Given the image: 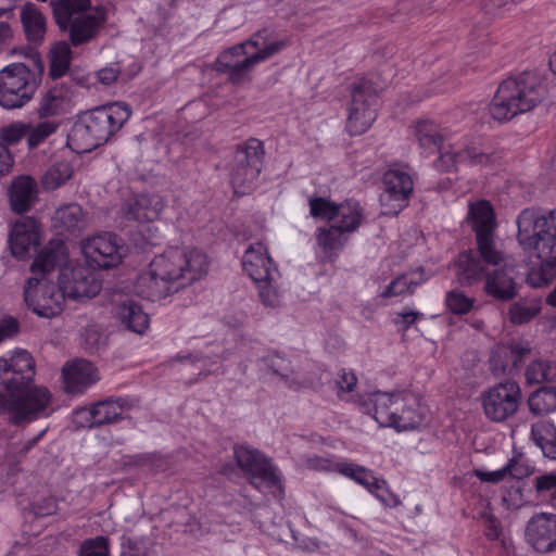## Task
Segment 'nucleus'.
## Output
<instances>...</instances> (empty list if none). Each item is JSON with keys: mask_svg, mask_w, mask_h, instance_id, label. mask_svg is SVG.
<instances>
[{"mask_svg": "<svg viewBox=\"0 0 556 556\" xmlns=\"http://www.w3.org/2000/svg\"><path fill=\"white\" fill-rule=\"evenodd\" d=\"M35 361L25 350L0 358V382L7 394L0 396V412L14 425L48 416L52 395L46 387H31Z\"/></svg>", "mask_w": 556, "mask_h": 556, "instance_id": "1", "label": "nucleus"}, {"mask_svg": "<svg viewBox=\"0 0 556 556\" xmlns=\"http://www.w3.org/2000/svg\"><path fill=\"white\" fill-rule=\"evenodd\" d=\"M208 261L197 249L172 248L156 255L136 281L137 293L151 301L162 300L204 275Z\"/></svg>", "mask_w": 556, "mask_h": 556, "instance_id": "2", "label": "nucleus"}, {"mask_svg": "<svg viewBox=\"0 0 556 556\" xmlns=\"http://www.w3.org/2000/svg\"><path fill=\"white\" fill-rule=\"evenodd\" d=\"M517 226L519 244L542 260L528 275V282L534 288L549 285L556 277V208L547 215L526 208L519 214Z\"/></svg>", "mask_w": 556, "mask_h": 556, "instance_id": "3", "label": "nucleus"}, {"mask_svg": "<svg viewBox=\"0 0 556 556\" xmlns=\"http://www.w3.org/2000/svg\"><path fill=\"white\" fill-rule=\"evenodd\" d=\"M63 256V243L50 242L39 252L30 266L34 276L27 279L24 299L27 306L39 317L52 318L63 311L64 293L60 287L45 278Z\"/></svg>", "mask_w": 556, "mask_h": 556, "instance_id": "4", "label": "nucleus"}, {"mask_svg": "<svg viewBox=\"0 0 556 556\" xmlns=\"http://www.w3.org/2000/svg\"><path fill=\"white\" fill-rule=\"evenodd\" d=\"M130 115V108L123 102L110 103L84 112L71 129L68 144L76 152H90L108 142Z\"/></svg>", "mask_w": 556, "mask_h": 556, "instance_id": "5", "label": "nucleus"}, {"mask_svg": "<svg viewBox=\"0 0 556 556\" xmlns=\"http://www.w3.org/2000/svg\"><path fill=\"white\" fill-rule=\"evenodd\" d=\"M288 46L285 39H273L266 30H258L245 42L223 51L216 60V70L228 74L235 84L242 83L252 70Z\"/></svg>", "mask_w": 556, "mask_h": 556, "instance_id": "6", "label": "nucleus"}, {"mask_svg": "<svg viewBox=\"0 0 556 556\" xmlns=\"http://www.w3.org/2000/svg\"><path fill=\"white\" fill-rule=\"evenodd\" d=\"M544 97V86L538 75L523 72L502 81L489 106L490 115L507 122L518 114L531 111Z\"/></svg>", "mask_w": 556, "mask_h": 556, "instance_id": "7", "label": "nucleus"}, {"mask_svg": "<svg viewBox=\"0 0 556 556\" xmlns=\"http://www.w3.org/2000/svg\"><path fill=\"white\" fill-rule=\"evenodd\" d=\"M455 276L460 286L470 287L484 280V292L498 301H509L517 294L513 278L515 267L486 269L471 250L458 254L454 261Z\"/></svg>", "mask_w": 556, "mask_h": 556, "instance_id": "8", "label": "nucleus"}, {"mask_svg": "<svg viewBox=\"0 0 556 556\" xmlns=\"http://www.w3.org/2000/svg\"><path fill=\"white\" fill-rule=\"evenodd\" d=\"M45 71L39 55H33L28 63H13L0 71V105L16 109L28 102L41 81Z\"/></svg>", "mask_w": 556, "mask_h": 556, "instance_id": "9", "label": "nucleus"}, {"mask_svg": "<svg viewBox=\"0 0 556 556\" xmlns=\"http://www.w3.org/2000/svg\"><path fill=\"white\" fill-rule=\"evenodd\" d=\"M264 155V144L256 138H250L237 146L229 165L235 193L245 194L253 189L262 170Z\"/></svg>", "mask_w": 556, "mask_h": 556, "instance_id": "10", "label": "nucleus"}, {"mask_svg": "<svg viewBox=\"0 0 556 556\" xmlns=\"http://www.w3.org/2000/svg\"><path fill=\"white\" fill-rule=\"evenodd\" d=\"M521 396V389L516 381L496 383L481 393L483 413L493 422L506 421L517 413Z\"/></svg>", "mask_w": 556, "mask_h": 556, "instance_id": "11", "label": "nucleus"}, {"mask_svg": "<svg viewBox=\"0 0 556 556\" xmlns=\"http://www.w3.org/2000/svg\"><path fill=\"white\" fill-rule=\"evenodd\" d=\"M233 457L250 484L256 490L273 488L279 483L276 467L258 450L250 445L238 444L233 446Z\"/></svg>", "mask_w": 556, "mask_h": 556, "instance_id": "12", "label": "nucleus"}, {"mask_svg": "<svg viewBox=\"0 0 556 556\" xmlns=\"http://www.w3.org/2000/svg\"><path fill=\"white\" fill-rule=\"evenodd\" d=\"M378 93L372 83L365 80L356 85L352 91L346 129L352 136L364 134L377 117Z\"/></svg>", "mask_w": 556, "mask_h": 556, "instance_id": "13", "label": "nucleus"}, {"mask_svg": "<svg viewBox=\"0 0 556 556\" xmlns=\"http://www.w3.org/2000/svg\"><path fill=\"white\" fill-rule=\"evenodd\" d=\"M81 250L88 264L99 268L118 265L125 254L124 244L112 232H101L84 240Z\"/></svg>", "mask_w": 556, "mask_h": 556, "instance_id": "14", "label": "nucleus"}, {"mask_svg": "<svg viewBox=\"0 0 556 556\" xmlns=\"http://www.w3.org/2000/svg\"><path fill=\"white\" fill-rule=\"evenodd\" d=\"M59 282L64 298L77 300L96 296L102 287L96 274L83 265L63 268L60 273Z\"/></svg>", "mask_w": 556, "mask_h": 556, "instance_id": "15", "label": "nucleus"}, {"mask_svg": "<svg viewBox=\"0 0 556 556\" xmlns=\"http://www.w3.org/2000/svg\"><path fill=\"white\" fill-rule=\"evenodd\" d=\"M383 185L381 205L386 214L396 215L407 205L414 186L412 177L402 169L392 168L384 173Z\"/></svg>", "mask_w": 556, "mask_h": 556, "instance_id": "16", "label": "nucleus"}, {"mask_svg": "<svg viewBox=\"0 0 556 556\" xmlns=\"http://www.w3.org/2000/svg\"><path fill=\"white\" fill-rule=\"evenodd\" d=\"M438 149L440 155L434 162V167L440 172H450L456 168L457 165L486 167L497 161L495 153L485 152L476 147L455 150L452 146H440Z\"/></svg>", "mask_w": 556, "mask_h": 556, "instance_id": "17", "label": "nucleus"}, {"mask_svg": "<svg viewBox=\"0 0 556 556\" xmlns=\"http://www.w3.org/2000/svg\"><path fill=\"white\" fill-rule=\"evenodd\" d=\"M525 538L539 553L556 551V514L533 515L527 522Z\"/></svg>", "mask_w": 556, "mask_h": 556, "instance_id": "18", "label": "nucleus"}, {"mask_svg": "<svg viewBox=\"0 0 556 556\" xmlns=\"http://www.w3.org/2000/svg\"><path fill=\"white\" fill-rule=\"evenodd\" d=\"M336 470L342 476L354 480L356 483L365 486L370 493L375 494L384 505L396 506L400 501L389 492L387 482L378 479L372 471L352 463H339Z\"/></svg>", "mask_w": 556, "mask_h": 556, "instance_id": "19", "label": "nucleus"}, {"mask_svg": "<svg viewBox=\"0 0 556 556\" xmlns=\"http://www.w3.org/2000/svg\"><path fill=\"white\" fill-rule=\"evenodd\" d=\"M127 403L123 399L104 400L89 408H81L75 412L76 421L80 427L96 428L103 425L116 422L123 418Z\"/></svg>", "mask_w": 556, "mask_h": 556, "instance_id": "20", "label": "nucleus"}, {"mask_svg": "<svg viewBox=\"0 0 556 556\" xmlns=\"http://www.w3.org/2000/svg\"><path fill=\"white\" fill-rule=\"evenodd\" d=\"M39 244V225L34 217H21L12 225L9 235V247L12 255L24 258L36 251Z\"/></svg>", "mask_w": 556, "mask_h": 556, "instance_id": "21", "label": "nucleus"}, {"mask_svg": "<svg viewBox=\"0 0 556 556\" xmlns=\"http://www.w3.org/2000/svg\"><path fill=\"white\" fill-rule=\"evenodd\" d=\"M166 200L157 193H141L127 200L122 212L126 219L137 223H151L160 218Z\"/></svg>", "mask_w": 556, "mask_h": 556, "instance_id": "22", "label": "nucleus"}, {"mask_svg": "<svg viewBox=\"0 0 556 556\" xmlns=\"http://www.w3.org/2000/svg\"><path fill=\"white\" fill-rule=\"evenodd\" d=\"M243 270L256 281L279 277V271L273 264L266 247L262 242L251 244L244 252L242 258Z\"/></svg>", "mask_w": 556, "mask_h": 556, "instance_id": "23", "label": "nucleus"}, {"mask_svg": "<svg viewBox=\"0 0 556 556\" xmlns=\"http://www.w3.org/2000/svg\"><path fill=\"white\" fill-rule=\"evenodd\" d=\"M65 391L71 394L84 392L99 380V374L93 364L86 359L66 363L63 367Z\"/></svg>", "mask_w": 556, "mask_h": 556, "instance_id": "24", "label": "nucleus"}, {"mask_svg": "<svg viewBox=\"0 0 556 556\" xmlns=\"http://www.w3.org/2000/svg\"><path fill=\"white\" fill-rule=\"evenodd\" d=\"M529 353V345L521 342L511 341L506 344H497L491 352V370L497 375L517 369Z\"/></svg>", "mask_w": 556, "mask_h": 556, "instance_id": "25", "label": "nucleus"}, {"mask_svg": "<svg viewBox=\"0 0 556 556\" xmlns=\"http://www.w3.org/2000/svg\"><path fill=\"white\" fill-rule=\"evenodd\" d=\"M36 180L28 175L14 178L9 188V200L12 211L23 214L31 208L37 200Z\"/></svg>", "mask_w": 556, "mask_h": 556, "instance_id": "26", "label": "nucleus"}, {"mask_svg": "<svg viewBox=\"0 0 556 556\" xmlns=\"http://www.w3.org/2000/svg\"><path fill=\"white\" fill-rule=\"evenodd\" d=\"M114 316L125 329L142 334L149 327V316L141 305L131 299H125L114 306Z\"/></svg>", "mask_w": 556, "mask_h": 556, "instance_id": "27", "label": "nucleus"}, {"mask_svg": "<svg viewBox=\"0 0 556 556\" xmlns=\"http://www.w3.org/2000/svg\"><path fill=\"white\" fill-rule=\"evenodd\" d=\"M104 21L102 11H96L81 14L74 17L70 26V38L74 46H78L91 40L98 33Z\"/></svg>", "mask_w": 556, "mask_h": 556, "instance_id": "28", "label": "nucleus"}, {"mask_svg": "<svg viewBox=\"0 0 556 556\" xmlns=\"http://www.w3.org/2000/svg\"><path fill=\"white\" fill-rule=\"evenodd\" d=\"M397 414L393 426L397 430H409L418 427L422 420V412L420 410L417 399L405 392L397 393Z\"/></svg>", "mask_w": 556, "mask_h": 556, "instance_id": "29", "label": "nucleus"}, {"mask_svg": "<svg viewBox=\"0 0 556 556\" xmlns=\"http://www.w3.org/2000/svg\"><path fill=\"white\" fill-rule=\"evenodd\" d=\"M477 241V250H472L477 253L483 266L486 269L490 267H515L514 260L505 255L501 250L497 249L496 243L494 241V235L491 236H482L479 235V238H476Z\"/></svg>", "mask_w": 556, "mask_h": 556, "instance_id": "30", "label": "nucleus"}, {"mask_svg": "<svg viewBox=\"0 0 556 556\" xmlns=\"http://www.w3.org/2000/svg\"><path fill=\"white\" fill-rule=\"evenodd\" d=\"M468 219L471 223L476 238H479V235H495V215L491 204L488 201L482 200L477 203H471L469 205Z\"/></svg>", "mask_w": 556, "mask_h": 556, "instance_id": "31", "label": "nucleus"}, {"mask_svg": "<svg viewBox=\"0 0 556 556\" xmlns=\"http://www.w3.org/2000/svg\"><path fill=\"white\" fill-rule=\"evenodd\" d=\"M372 417L382 427H392L397 414V393L376 392L369 399Z\"/></svg>", "mask_w": 556, "mask_h": 556, "instance_id": "32", "label": "nucleus"}, {"mask_svg": "<svg viewBox=\"0 0 556 556\" xmlns=\"http://www.w3.org/2000/svg\"><path fill=\"white\" fill-rule=\"evenodd\" d=\"M90 7V0H52L51 8L59 27L66 30L71 21Z\"/></svg>", "mask_w": 556, "mask_h": 556, "instance_id": "33", "label": "nucleus"}, {"mask_svg": "<svg viewBox=\"0 0 556 556\" xmlns=\"http://www.w3.org/2000/svg\"><path fill=\"white\" fill-rule=\"evenodd\" d=\"M21 21L29 41L38 43L46 34V18L34 4H26L21 10Z\"/></svg>", "mask_w": 556, "mask_h": 556, "instance_id": "34", "label": "nucleus"}, {"mask_svg": "<svg viewBox=\"0 0 556 556\" xmlns=\"http://www.w3.org/2000/svg\"><path fill=\"white\" fill-rule=\"evenodd\" d=\"M531 438L545 457L556 459V427L553 424L546 420L533 424Z\"/></svg>", "mask_w": 556, "mask_h": 556, "instance_id": "35", "label": "nucleus"}, {"mask_svg": "<svg viewBox=\"0 0 556 556\" xmlns=\"http://www.w3.org/2000/svg\"><path fill=\"white\" fill-rule=\"evenodd\" d=\"M363 219V208L357 201L348 200L338 204L336 220L332 225L339 226L343 231L351 233L355 231Z\"/></svg>", "mask_w": 556, "mask_h": 556, "instance_id": "36", "label": "nucleus"}, {"mask_svg": "<svg viewBox=\"0 0 556 556\" xmlns=\"http://www.w3.org/2000/svg\"><path fill=\"white\" fill-rule=\"evenodd\" d=\"M413 131L419 146L424 149L440 148L445 139V132L433 121L421 119L413 126Z\"/></svg>", "mask_w": 556, "mask_h": 556, "instance_id": "37", "label": "nucleus"}, {"mask_svg": "<svg viewBox=\"0 0 556 556\" xmlns=\"http://www.w3.org/2000/svg\"><path fill=\"white\" fill-rule=\"evenodd\" d=\"M85 214L80 205L71 203L59 207L54 213V226L60 231H73L83 228Z\"/></svg>", "mask_w": 556, "mask_h": 556, "instance_id": "38", "label": "nucleus"}, {"mask_svg": "<svg viewBox=\"0 0 556 556\" xmlns=\"http://www.w3.org/2000/svg\"><path fill=\"white\" fill-rule=\"evenodd\" d=\"M346 235L348 232L343 231L339 226L331 224L328 228L318 229L316 240L323 252L328 256H332L345 243Z\"/></svg>", "mask_w": 556, "mask_h": 556, "instance_id": "39", "label": "nucleus"}, {"mask_svg": "<svg viewBox=\"0 0 556 556\" xmlns=\"http://www.w3.org/2000/svg\"><path fill=\"white\" fill-rule=\"evenodd\" d=\"M72 51L70 45L65 41L55 43L50 51L49 75L53 78H60L66 74L70 68Z\"/></svg>", "mask_w": 556, "mask_h": 556, "instance_id": "40", "label": "nucleus"}, {"mask_svg": "<svg viewBox=\"0 0 556 556\" xmlns=\"http://www.w3.org/2000/svg\"><path fill=\"white\" fill-rule=\"evenodd\" d=\"M529 408L535 415L556 410V388H541L529 397Z\"/></svg>", "mask_w": 556, "mask_h": 556, "instance_id": "41", "label": "nucleus"}, {"mask_svg": "<svg viewBox=\"0 0 556 556\" xmlns=\"http://www.w3.org/2000/svg\"><path fill=\"white\" fill-rule=\"evenodd\" d=\"M73 175L70 162L60 161L52 164L42 176V186L46 190H54L67 181Z\"/></svg>", "mask_w": 556, "mask_h": 556, "instance_id": "42", "label": "nucleus"}, {"mask_svg": "<svg viewBox=\"0 0 556 556\" xmlns=\"http://www.w3.org/2000/svg\"><path fill=\"white\" fill-rule=\"evenodd\" d=\"M555 364L538 359L527 367L525 377L529 384H539L555 381Z\"/></svg>", "mask_w": 556, "mask_h": 556, "instance_id": "43", "label": "nucleus"}, {"mask_svg": "<svg viewBox=\"0 0 556 556\" xmlns=\"http://www.w3.org/2000/svg\"><path fill=\"white\" fill-rule=\"evenodd\" d=\"M424 274L419 273V279H414L409 275H401L392 280L386 290L381 293L382 298H392L406 293H413L415 288L425 281Z\"/></svg>", "mask_w": 556, "mask_h": 556, "instance_id": "44", "label": "nucleus"}, {"mask_svg": "<svg viewBox=\"0 0 556 556\" xmlns=\"http://www.w3.org/2000/svg\"><path fill=\"white\" fill-rule=\"evenodd\" d=\"M279 277L256 281L258 295L264 306L276 308L281 304V291L278 285Z\"/></svg>", "mask_w": 556, "mask_h": 556, "instance_id": "45", "label": "nucleus"}, {"mask_svg": "<svg viewBox=\"0 0 556 556\" xmlns=\"http://www.w3.org/2000/svg\"><path fill=\"white\" fill-rule=\"evenodd\" d=\"M58 124L52 121H43L36 125L28 124L26 135L27 143L30 149L38 147L50 135L55 132Z\"/></svg>", "mask_w": 556, "mask_h": 556, "instance_id": "46", "label": "nucleus"}, {"mask_svg": "<svg viewBox=\"0 0 556 556\" xmlns=\"http://www.w3.org/2000/svg\"><path fill=\"white\" fill-rule=\"evenodd\" d=\"M540 313L538 303L528 304L526 302H516L509 307V319L515 325H523L532 320Z\"/></svg>", "mask_w": 556, "mask_h": 556, "instance_id": "47", "label": "nucleus"}, {"mask_svg": "<svg viewBox=\"0 0 556 556\" xmlns=\"http://www.w3.org/2000/svg\"><path fill=\"white\" fill-rule=\"evenodd\" d=\"M445 303L452 313L463 315L472 308L475 299L465 295L463 291L452 290L447 292Z\"/></svg>", "mask_w": 556, "mask_h": 556, "instance_id": "48", "label": "nucleus"}, {"mask_svg": "<svg viewBox=\"0 0 556 556\" xmlns=\"http://www.w3.org/2000/svg\"><path fill=\"white\" fill-rule=\"evenodd\" d=\"M338 204L324 198H314L309 200L311 214L314 217L326 219L333 223Z\"/></svg>", "mask_w": 556, "mask_h": 556, "instance_id": "49", "label": "nucleus"}, {"mask_svg": "<svg viewBox=\"0 0 556 556\" xmlns=\"http://www.w3.org/2000/svg\"><path fill=\"white\" fill-rule=\"evenodd\" d=\"M27 130L28 124L26 123H13L3 127L0 131V139L3 142L2 144H16L22 138H26Z\"/></svg>", "mask_w": 556, "mask_h": 556, "instance_id": "50", "label": "nucleus"}, {"mask_svg": "<svg viewBox=\"0 0 556 556\" xmlns=\"http://www.w3.org/2000/svg\"><path fill=\"white\" fill-rule=\"evenodd\" d=\"M79 556H109L106 539L99 536L85 541L79 548Z\"/></svg>", "mask_w": 556, "mask_h": 556, "instance_id": "51", "label": "nucleus"}, {"mask_svg": "<svg viewBox=\"0 0 556 556\" xmlns=\"http://www.w3.org/2000/svg\"><path fill=\"white\" fill-rule=\"evenodd\" d=\"M533 489L540 496L556 493V472H547L534 477Z\"/></svg>", "mask_w": 556, "mask_h": 556, "instance_id": "52", "label": "nucleus"}, {"mask_svg": "<svg viewBox=\"0 0 556 556\" xmlns=\"http://www.w3.org/2000/svg\"><path fill=\"white\" fill-rule=\"evenodd\" d=\"M509 476L516 479H522L533 472V468L521 458H513L506 464Z\"/></svg>", "mask_w": 556, "mask_h": 556, "instance_id": "53", "label": "nucleus"}, {"mask_svg": "<svg viewBox=\"0 0 556 556\" xmlns=\"http://www.w3.org/2000/svg\"><path fill=\"white\" fill-rule=\"evenodd\" d=\"M267 366L273 370L274 374L281 377H288L290 372L289 362L278 355H268L264 358Z\"/></svg>", "mask_w": 556, "mask_h": 556, "instance_id": "54", "label": "nucleus"}, {"mask_svg": "<svg viewBox=\"0 0 556 556\" xmlns=\"http://www.w3.org/2000/svg\"><path fill=\"white\" fill-rule=\"evenodd\" d=\"M357 382V378L352 371L342 369L337 380L338 393H350L353 391Z\"/></svg>", "mask_w": 556, "mask_h": 556, "instance_id": "55", "label": "nucleus"}, {"mask_svg": "<svg viewBox=\"0 0 556 556\" xmlns=\"http://www.w3.org/2000/svg\"><path fill=\"white\" fill-rule=\"evenodd\" d=\"M20 324L13 317H5L0 320V342L13 338L18 333Z\"/></svg>", "mask_w": 556, "mask_h": 556, "instance_id": "56", "label": "nucleus"}, {"mask_svg": "<svg viewBox=\"0 0 556 556\" xmlns=\"http://www.w3.org/2000/svg\"><path fill=\"white\" fill-rule=\"evenodd\" d=\"M422 314L416 311L407 309L396 314L394 324L402 327V330H407Z\"/></svg>", "mask_w": 556, "mask_h": 556, "instance_id": "57", "label": "nucleus"}, {"mask_svg": "<svg viewBox=\"0 0 556 556\" xmlns=\"http://www.w3.org/2000/svg\"><path fill=\"white\" fill-rule=\"evenodd\" d=\"M476 476L481 481L496 483V482H500V481L504 480L508 476V472H507L506 465H505L503 468H501L498 470H495V471H480V470H478L476 472Z\"/></svg>", "mask_w": 556, "mask_h": 556, "instance_id": "58", "label": "nucleus"}, {"mask_svg": "<svg viewBox=\"0 0 556 556\" xmlns=\"http://www.w3.org/2000/svg\"><path fill=\"white\" fill-rule=\"evenodd\" d=\"M119 75V68L117 66H110L101 68L97 72L98 80L103 85L113 84Z\"/></svg>", "mask_w": 556, "mask_h": 556, "instance_id": "59", "label": "nucleus"}, {"mask_svg": "<svg viewBox=\"0 0 556 556\" xmlns=\"http://www.w3.org/2000/svg\"><path fill=\"white\" fill-rule=\"evenodd\" d=\"M13 165V156L8 148L0 143V175L7 173Z\"/></svg>", "mask_w": 556, "mask_h": 556, "instance_id": "60", "label": "nucleus"}, {"mask_svg": "<svg viewBox=\"0 0 556 556\" xmlns=\"http://www.w3.org/2000/svg\"><path fill=\"white\" fill-rule=\"evenodd\" d=\"M45 433H46V429L40 431L38 433V435H36L35 438L25 442L23 444L22 448L20 450V454H23V455L27 454L37 444V442L43 437Z\"/></svg>", "mask_w": 556, "mask_h": 556, "instance_id": "61", "label": "nucleus"}, {"mask_svg": "<svg viewBox=\"0 0 556 556\" xmlns=\"http://www.w3.org/2000/svg\"><path fill=\"white\" fill-rule=\"evenodd\" d=\"M12 36L9 24L0 22V46L4 45Z\"/></svg>", "mask_w": 556, "mask_h": 556, "instance_id": "62", "label": "nucleus"}, {"mask_svg": "<svg viewBox=\"0 0 556 556\" xmlns=\"http://www.w3.org/2000/svg\"><path fill=\"white\" fill-rule=\"evenodd\" d=\"M309 466L316 469L326 470L329 468V462L323 458H314L309 460Z\"/></svg>", "mask_w": 556, "mask_h": 556, "instance_id": "63", "label": "nucleus"}, {"mask_svg": "<svg viewBox=\"0 0 556 556\" xmlns=\"http://www.w3.org/2000/svg\"><path fill=\"white\" fill-rule=\"evenodd\" d=\"M155 458H156L155 454H143V455L138 456L137 464L138 465H147V464L154 462Z\"/></svg>", "mask_w": 556, "mask_h": 556, "instance_id": "64", "label": "nucleus"}]
</instances>
